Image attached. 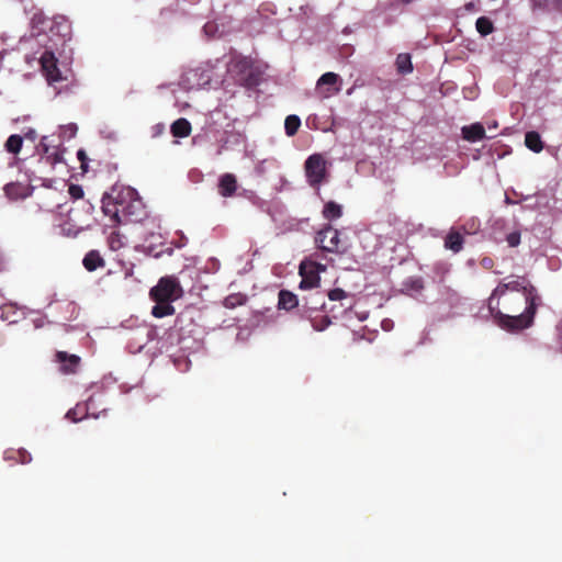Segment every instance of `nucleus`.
Masks as SVG:
<instances>
[{"instance_id":"nucleus-1","label":"nucleus","mask_w":562,"mask_h":562,"mask_svg":"<svg viewBox=\"0 0 562 562\" xmlns=\"http://www.w3.org/2000/svg\"><path fill=\"white\" fill-rule=\"evenodd\" d=\"M542 297L526 277H514L499 282L488 297L487 307L494 323L509 333L529 328Z\"/></svg>"},{"instance_id":"nucleus-2","label":"nucleus","mask_w":562,"mask_h":562,"mask_svg":"<svg viewBox=\"0 0 562 562\" xmlns=\"http://www.w3.org/2000/svg\"><path fill=\"white\" fill-rule=\"evenodd\" d=\"M102 211L116 225L140 223L147 216L145 204L130 187L104 194Z\"/></svg>"},{"instance_id":"nucleus-3","label":"nucleus","mask_w":562,"mask_h":562,"mask_svg":"<svg viewBox=\"0 0 562 562\" xmlns=\"http://www.w3.org/2000/svg\"><path fill=\"white\" fill-rule=\"evenodd\" d=\"M149 295L154 302H173L182 297L183 290L177 277L165 276L150 289Z\"/></svg>"},{"instance_id":"nucleus-4","label":"nucleus","mask_w":562,"mask_h":562,"mask_svg":"<svg viewBox=\"0 0 562 562\" xmlns=\"http://www.w3.org/2000/svg\"><path fill=\"white\" fill-rule=\"evenodd\" d=\"M326 267L322 263L305 259L300 263L299 274L301 282L299 288L301 290H313L319 288L321 272L325 271Z\"/></svg>"},{"instance_id":"nucleus-5","label":"nucleus","mask_w":562,"mask_h":562,"mask_svg":"<svg viewBox=\"0 0 562 562\" xmlns=\"http://www.w3.org/2000/svg\"><path fill=\"white\" fill-rule=\"evenodd\" d=\"M338 229L330 225L325 226L315 236V244L324 251L344 254L346 248L341 245Z\"/></svg>"},{"instance_id":"nucleus-6","label":"nucleus","mask_w":562,"mask_h":562,"mask_svg":"<svg viewBox=\"0 0 562 562\" xmlns=\"http://www.w3.org/2000/svg\"><path fill=\"white\" fill-rule=\"evenodd\" d=\"M305 175L312 187H318L326 178V160L321 154L311 155L304 164Z\"/></svg>"},{"instance_id":"nucleus-7","label":"nucleus","mask_w":562,"mask_h":562,"mask_svg":"<svg viewBox=\"0 0 562 562\" xmlns=\"http://www.w3.org/2000/svg\"><path fill=\"white\" fill-rule=\"evenodd\" d=\"M340 77L335 72H325L323 74L316 83V90L322 95V98H330L337 94L340 90L337 87Z\"/></svg>"},{"instance_id":"nucleus-8","label":"nucleus","mask_w":562,"mask_h":562,"mask_svg":"<svg viewBox=\"0 0 562 562\" xmlns=\"http://www.w3.org/2000/svg\"><path fill=\"white\" fill-rule=\"evenodd\" d=\"M327 296H328L329 301H331V302L337 301L340 303V308L337 311V313H336L335 306H331L328 310V312L331 313L334 318L342 316L352 306L351 301H350V297H351L350 294L342 289H339V288L333 289L327 293Z\"/></svg>"},{"instance_id":"nucleus-9","label":"nucleus","mask_w":562,"mask_h":562,"mask_svg":"<svg viewBox=\"0 0 562 562\" xmlns=\"http://www.w3.org/2000/svg\"><path fill=\"white\" fill-rule=\"evenodd\" d=\"M41 67L49 82H56L61 79L60 71L57 67V58L54 53L45 50L40 58Z\"/></svg>"},{"instance_id":"nucleus-10","label":"nucleus","mask_w":562,"mask_h":562,"mask_svg":"<svg viewBox=\"0 0 562 562\" xmlns=\"http://www.w3.org/2000/svg\"><path fill=\"white\" fill-rule=\"evenodd\" d=\"M55 361L59 363V370L64 374L77 373L81 363L79 356L66 351H57L55 353Z\"/></svg>"},{"instance_id":"nucleus-11","label":"nucleus","mask_w":562,"mask_h":562,"mask_svg":"<svg viewBox=\"0 0 562 562\" xmlns=\"http://www.w3.org/2000/svg\"><path fill=\"white\" fill-rule=\"evenodd\" d=\"M326 308L324 294L319 291L311 293L308 296L302 297L300 314L318 313Z\"/></svg>"},{"instance_id":"nucleus-12","label":"nucleus","mask_w":562,"mask_h":562,"mask_svg":"<svg viewBox=\"0 0 562 562\" xmlns=\"http://www.w3.org/2000/svg\"><path fill=\"white\" fill-rule=\"evenodd\" d=\"M46 139L47 137H43L40 144L42 148L41 159L54 167L63 160V153L57 147H50Z\"/></svg>"},{"instance_id":"nucleus-13","label":"nucleus","mask_w":562,"mask_h":562,"mask_svg":"<svg viewBox=\"0 0 562 562\" xmlns=\"http://www.w3.org/2000/svg\"><path fill=\"white\" fill-rule=\"evenodd\" d=\"M237 190V179L233 173H224L218 180V193L223 198H231Z\"/></svg>"},{"instance_id":"nucleus-14","label":"nucleus","mask_w":562,"mask_h":562,"mask_svg":"<svg viewBox=\"0 0 562 562\" xmlns=\"http://www.w3.org/2000/svg\"><path fill=\"white\" fill-rule=\"evenodd\" d=\"M3 190L8 199L12 201L24 199L31 193L29 186L21 182H10L4 186Z\"/></svg>"},{"instance_id":"nucleus-15","label":"nucleus","mask_w":562,"mask_h":562,"mask_svg":"<svg viewBox=\"0 0 562 562\" xmlns=\"http://www.w3.org/2000/svg\"><path fill=\"white\" fill-rule=\"evenodd\" d=\"M462 137L471 143H475L485 138V128L481 123H473L471 125L463 126Z\"/></svg>"},{"instance_id":"nucleus-16","label":"nucleus","mask_w":562,"mask_h":562,"mask_svg":"<svg viewBox=\"0 0 562 562\" xmlns=\"http://www.w3.org/2000/svg\"><path fill=\"white\" fill-rule=\"evenodd\" d=\"M301 317L308 319L313 328L318 331L326 329L331 323L329 316L325 314V310L318 313L303 314Z\"/></svg>"},{"instance_id":"nucleus-17","label":"nucleus","mask_w":562,"mask_h":562,"mask_svg":"<svg viewBox=\"0 0 562 562\" xmlns=\"http://www.w3.org/2000/svg\"><path fill=\"white\" fill-rule=\"evenodd\" d=\"M463 236L454 229H451L445 237V248L453 251L454 254H458L463 249Z\"/></svg>"},{"instance_id":"nucleus-18","label":"nucleus","mask_w":562,"mask_h":562,"mask_svg":"<svg viewBox=\"0 0 562 562\" xmlns=\"http://www.w3.org/2000/svg\"><path fill=\"white\" fill-rule=\"evenodd\" d=\"M279 300H278V307L279 308H282V310H285V311H291L293 310L294 307H299L300 308V304H299V299L297 296L292 293L291 291H288V290H281L279 292Z\"/></svg>"},{"instance_id":"nucleus-19","label":"nucleus","mask_w":562,"mask_h":562,"mask_svg":"<svg viewBox=\"0 0 562 562\" xmlns=\"http://www.w3.org/2000/svg\"><path fill=\"white\" fill-rule=\"evenodd\" d=\"M82 265L88 271L92 272L99 268H103L105 261L98 250H90L86 254Z\"/></svg>"},{"instance_id":"nucleus-20","label":"nucleus","mask_w":562,"mask_h":562,"mask_svg":"<svg viewBox=\"0 0 562 562\" xmlns=\"http://www.w3.org/2000/svg\"><path fill=\"white\" fill-rule=\"evenodd\" d=\"M1 314L0 317L2 321L8 322L9 324H15L19 322L21 315L23 314L15 304L9 303L3 304L0 307Z\"/></svg>"},{"instance_id":"nucleus-21","label":"nucleus","mask_w":562,"mask_h":562,"mask_svg":"<svg viewBox=\"0 0 562 562\" xmlns=\"http://www.w3.org/2000/svg\"><path fill=\"white\" fill-rule=\"evenodd\" d=\"M191 124L187 119H178L171 124V134L175 137H188L191 134Z\"/></svg>"},{"instance_id":"nucleus-22","label":"nucleus","mask_w":562,"mask_h":562,"mask_svg":"<svg viewBox=\"0 0 562 562\" xmlns=\"http://www.w3.org/2000/svg\"><path fill=\"white\" fill-rule=\"evenodd\" d=\"M525 145L533 153H540L543 149V142L538 132L530 131L525 135Z\"/></svg>"},{"instance_id":"nucleus-23","label":"nucleus","mask_w":562,"mask_h":562,"mask_svg":"<svg viewBox=\"0 0 562 562\" xmlns=\"http://www.w3.org/2000/svg\"><path fill=\"white\" fill-rule=\"evenodd\" d=\"M424 289V281L420 277H409L402 283V291L406 294L420 293Z\"/></svg>"},{"instance_id":"nucleus-24","label":"nucleus","mask_w":562,"mask_h":562,"mask_svg":"<svg viewBox=\"0 0 562 562\" xmlns=\"http://www.w3.org/2000/svg\"><path fill=\"white\" fill-rule=\"evenodd\" d=\"M156 305L151 308V315L156 318H162L165 316L173 315L176 308L171 305V302H155Z\"/></svg>"},{"instance_id":"nucleus-25","label":"nucleus","mask_w":562,"mask_h":562,"mask_svg":"<svg viewBox=\"0 0 562 562\" xmlns=\"http://www.w3.org/2000/svg\"><path fill=\"white\" fill-rule=\"evenodd\" d=\"M396 70L401 75H407L413 71V64L409 54H398L395 60Z\"/></svg>"},{"instance_id":"nucleus-26","label":"nucleus","mask_w":562,"mask_h":562,"mask_svg":"<svg viewBox=\"0 0 562 562\" xmlns=\"http://www.w3.org/2000/svg\"><path fill=\"white\" fill-rule=\"evenodd\" d=\"M342 215V207L341 205L337 204L334 201H329L325 204L323 209V216L328 220H337Z\"/></svg>"},{"instance_id":"nucleus-27","label":"nucleus","mask_w":562,"mask_h":562,"mask_svg":"<svg viewBox=\"0 0 562 562\" xmlns=\"http://www.w3.org/2000/svg\"><path fill=\"white\" fill-rule=\"evenodd\" d=\"M301 126V119L297 115L291 114L285 117L284 131L288 136H294Z\"/></svg>"},{"instance_id":"nucleus-28","label":"nucleus","mask_w":562,"mask_h":562,"mask_svg":"<svg viewBox=\"0 0 562 562\" xmlns=\"http://www.w3.org/2000/svg\"><path fill=\"white\" fill-rule=\"evenodd\" d=\"M247 302V296L243 293H233L227 295L224 301L223 305L226 308H235L237 306H241Z\"/></svg>"},{"instance_id":"nucleus-29","label":"nucleus","mask_w":562,"mask_h":562,"mask_svg":"<svg viewBox=\"0 0 562 562\" xmlns=\"http://www.w3.org/2000/svg\"><path fill=\"white\" fill-rule=\"evenodd\" d=\"M22 145H23V137L18 134H13V135L9 136V138L7 139V142L4 144V147L8 153L16 155L20 153Z\"/></svg>"},{"instance_id":"nucleus-30","label":"nucleus","mask_w":562,"mask_h":562,"mask_svg":"<svg viewBox=\"0 0 562 562\" xmlns=\"http://www.w3.org/2000/svg\"><path fill=\"white\" fill-rule=\"evenodd\" d=\"M475 27H476V31L482 35V36H487L490 35L491 33L494 32V24L493 22L486 18V16H480L476 22H475Z\"/></svg>"},{"instance_id":"nucleus-31","label":"nucleus","mask_w":562,"mask_h":562,"mask_svg":"<svg viewBox=\"0 0 562 562\" xmlns=\"http://www.w3.org/2000/svg\"><path fill=\"white\" fill-rule=\"evenodd\" d=\"M5 459H13L22 464H27L32 461L31 453L25 449H19L16 451H7Z\"/></svg>"},{"instance_id":"nucleus-32","label":"nucleus","mask_w":562,"mask_h":562,"mask_svg":"<svg viewBox=\"0 0 562 562\" xmlns=\"http://www.w3.org/2000/svg\"><path fill=\"white\" fill-rule=\"evenodd\" d=\"M109 246L112 250H119L124 246L123 236L120 233L113 232L109 237Z\"/></svg>"},{"instance_id":"nucleus-33","label":"nucleus","mask_w":562,"mask_h":562,"mask_svg":"<svg viewBox=\"0 0 562 562\" xmlns=\"http://www.w3.org/2000/svg\"><path fill=\"white\" fill-rule=\"evenodd\" d=\"M554 8L562 11V0H551ZM532 4L537 8L544 9L548 7L549 0H531Z\"/></svg>"},{"instance_id":"nucleus-34","label":"nucleus","mask_w":562,"mask_h":562,"mask_svg":"<svg viewBox=\"0 0 562 562\" xmlns=\"http://www.w3.org/2000/svg\"><path fill=\"white\" fill-rule=\"evenodd\" d=\"M243 80L246 87L252 88L259 83V75L250 70L249 74L243 78Z\"/></svg>"},{"instance_id":"nucleus-35","label":"nucleus","mask_w":562,"mask_h":562,"mask_svg":"<svg viewBox=\"0 0 562 562\" xmlns=\"http://www.w3.org/2000/svg\"><path fill=\"white\" fill-rule=\"evenodd\" d=\"M506 241L509 247H517L520 244V232L515 231L507 234Z\"/></svg>"},{"instance_id":"nucleus-36","label":"nucleus","mask_w":562,"mask_h":562,"mask_svg":"<svg viewBox=\"0 0 562 562\" xmlns=\"http://www.w3.org/2000/svg\"><path fill=\"white\" fill-rule=\"evenodd\" d=\"M68 192H69L70 196L75 200L81 199L83 196V190L78 184H70Z\"/></svg>"},{"instance_id":"nucleus-37","label":"nucleus","mask_w":562,"mask_h":562,"mask_svg":"<svg viewBox=\"0 0 562 562\" xmlns=\"http://www.w3.org/2000/svg\"><path fill=\"white\" fill-rule=\"evenodd\" d=\"M66 417L75 423L82 419V416H79L77 413V408H71L67 412Z\"/></svg>"},{"instance_id":"nucleus-38","label":"nucleus","mask_w":562,"mask_h":562,"mask_svg":"<svg viewBox=\"0 0 562 562\" xmlns=\"http://www.w3.org/2000/svg\"><path fill=\"white\" fill-rule=\"evenodd\" d=\"M77 157H78V159H79V160H80V162H81V168H82L83 170H87V166H86L87 156H86L85 150H82V149L78 150V153H77Z\"/></svg>"},{"instance_id":"nucleus-39","label":"nucleus","mask_w":562,"mask_h":562,"mask_svg":"<svg viewBox=\"0 0 562 562\" xmlns=\"http://www.w3.org/2000/svg\"><path fill=\"white\" fill-rule=\"evenodd\" d=\"M25 138L34 142L37 138V133L34 130H30L25 133Z\"/></svg>"},{"instance_id":"nucleus-40","label":"nucleus","mask_w":562,"mask_h":562,"mask_svg":"<svg viewBox=\"0 0 562 562\" xmlns=\"http://www.w3.org/2000/svg\"><path fill=\"white\" fill-rule=\"evenodd\" d=\"M481 265L484 268H491L493 266V260L491 258L485 257L481 260Z\"/></svg>"},{"instance_id":"nucleus-41","label":"nucleus","mask_w":562,"mask_h":562,"mask_svg":"<svg viewBox=\"0 0 562 562\" xmlns=\"http://www.w3.org/2000/svg\"><path fill=\"white\" fill-rule=\"evenodd\" d=\"M559 330H560V339H561V348H562V321H561Z\"/></svg>"},{"instance_id":"nucleus-42","label":"nucleus","mask_w":562,"mask_h":562,"mask_svg":"<svg viewBox=\"0 0 562 562\" xmlns=\"http://www.w3.org/2000/svg\"><path fill=\"white\" fill-rule=\"evenodd\" d=\"M402 3L404 4H409L412 3L414 0H400Z\"/></svg>"},{"instance_id":"nucleus-43","label":"nucleus","mask_w":562,"mask_h":562,"mask_svg":"<svg viewBox=\"0 0 562 562\" xmlns=\"http://www.w3.org/2000/svg\"><path fill=\"white\" fill-rule=\"evenodd\" d=\"M353 92V87L347 90V94L350 95Z\"/></svg>"},{"instance_id":"nucleus-44","label":"nucleus","mask_w":562,"mask_h":562,"mask_svg":"<svg viewBox=\"0 0 562 562\" xmlns=\"http://www.w3.org/2000/svg\"><path fill=\"white\" fill-rule=\"evenodd\" d=\"M336 307V312L340 308V304L339 305H334Z\"/></svg>"}]
</instances>
